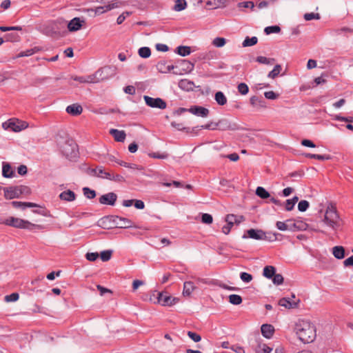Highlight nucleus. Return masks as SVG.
Instances as JSON below:
<instances>
[{"instance_id":"f257e3e1","label":"nucleus","mask_w":353,"mask_h":353,"mask_svg":"<svg viewBox=\"0 0 353 353\" xmlns=\"http://www.w3.org/2000/svg\"><path fill=\"white\" fill-rule=\"evenodd\" d=\"M322 222L333 231L339 230L343 225V221L335 204L329 203L324 213Z\"/></svg>"},{"instance_id":"f03ea898","label":"nucleus","mask_w":353,"mask_h":353,"mask_svg":"<svg viewBox=\"0 0 353 353\" xmlns=\"http://www.w3.org/2000/svg\"><path fill=\"white\" fill-rule=\"evenodd\" d=\"M294 330L303 343L312 342L316 337L315 327L308 321L299 320L295 325Z\"/></svg>"},{"instance_id":"7ed1b4c3","label":"nucleus","mask_w":353,"mask_h":353,"mask_svg":"<svg viewBox=\"0 0 353 353\" xmlns=\"http://www.w3.org/2000/svg\"><path fill=\"white\" fill-rule=\"evenodd\" d=\"M6 225L12 226L16 228L27 229L29 230H41L44 229V226L42 225L34 224L28 221L23 220L19 218H15L13 216H10L8 218V222L6 223Z\"/></svg>"},{"instance_id":"20e7f679","label":"nucleus","mask_w":353,"mask_h":353,"mask_svg":"<svg viewBox=\"0 0 353 353\" xmlns=\"http://www.w3.org/2000/svg\"><path fill=\"white\" fill-rule=\"evenodd\" d=\"M63 154L70 160L73 159L77 156V145L72 139L65 141L60 147Z\"/></svg>"},{"instance_id":"39448f33","label":"nucleus","mask_w":353,"mask_h":353,"mask_svg":"<svg viewBox=\"0 0 353 353\" xmlns=\"http://www.w3.org/2000/svg\"><path fill=\"white\" fill-rule=\"evenodd\" d=\"M110 70V67L105 66L100 70H97L94 74L90 75L85 77V83H97L100 81H103L107 79V76H102L103 73H108V70Z\"/></svg>"},{"instance_id":"423d86ee","label":"nucleus","mask_w":353,"mask_h":353,"mask_svg":"<svg viewBox=\"0 0 353 353\" xmlns=\"http://www.w3.org/2000/svg\"><path fill=\"white\" fill-rule=\"evenodd\" d=\"M143 99L146 105L150 108L164 110L167 107L165 101L161 98H152L145 95Z\"/></svg>"},{"instance_id":"0eeeda50","label":"nucleus","mask_w":353,"mask_h":353,"mask_svg":"<svg viewBox=\"0 0 353 353\" xmlns=\"http://www.w3.org/2000/svg\"><path fill=\"white\" fill-rule=\"evenodd\" d=\"M6 124L8 125V128L14 132H20L28 126L27 122L14 118L9 119L3 125Z\"/></svg>"},{"instance_id":"6e6552de","label":"nucleus","mask_w":353,"mask_h":353,"mask_svg":"<svg viewBox=\"0 0 353 353\" xmlns=\"http://www.w3.org/2000/svg\"><path fill=\"white\" fill-rule=\"evenodd\" d=\"M251 238L256 240H263L266 239L265 233L261 230L250 229L243 236V239Z\"/></svg>"},{"instance_id":"1a4fd4ad","label":"nucleus","mask_w":353,"mask_h":353,"mask_svg":"<svg viewBox=\"0 0 353 353\" xmlns=\"http://www.w3.org/2000/svg\"><path fill=\"white\" fill-rule=\"evenodd\" d=\"M85 23V20L79 17H74L68 22L67 26L70 32H76L80 30Z\"/></svg>"},{"instance_id":"9d476101","label":"nucleus","mask_w":353,"mask_h":353,"mask_svg":"<svg viewBox=\"0 0 353 353\" xmlns=\"http://www.w3.org/2000/svg\"><path fill=\"white\" fill-rule=\"evenodd\" d=\"M158 301L162 305L165 306H172L179 301L178 298L172 297L171 296H167L162 293L159 294Z\"/></svg>"},{"instance_id":"9b49d317","label":"nucleus","mask_w":353,"mask_h":353,"mask_svg":"<svg viewBox=\"0 0 353 353\" xmlns=\"http://www.w3.org/2000/svg\"><path fill=\"white\" fill-rule=\"evenodd\" d=\"M217 128L222 130H235L237 129V126L235 123H232L227 119L220 120L218 123L214 124L212 130H214Z\"/></svg>"},{"instance_id":"f8f14e48","label":"nucleus","mask_w":353,"mask_h":353,"mask_svg":"<svg viewBox=\"0 0 353 353\" xmlns=\"http://www.w3.org/2000/svg\"><path fill=\"white\" fill-rule=\"evenodd\" d=\"M21 195V188L18 186L4 188V196L7 199L19 198Z\"/></svg>"},{"instance_id":"ddd939ff","label":"nucleus","mask_w":353,"mask_h":353,"mask_svg":"<svg viewBox=\"0 0 353 353\" xmlns=\"http://www.w3.org/2000/svg\"><path fill=\"white\" fill-rule=\"evenodd\" d=\"M90 174L97 177L110 180L112 172L105 170L103 167H97L96 168L91 169Z\"/></svg>"},{"instance_id":"4468645a","label":"nucleus","mask_w":353,"mask_h":353,"mask_svg":"<svg viewBox=\"0 0 353 353\" xmlns=\"http://www.w3.org/2000/svg\"><path fill=\"white\" fill-rule=\"evenodd\" d=\"M117 196L115 193L110 192V193L102 195L99 198V202L101 204L113 205H114V203L117 201Z\"/></svg>"},{"instance_id":"2eb2a0df","label":"nucleus","mask_w":353,"mask_h":353,"mask_svg":"<svg viewBox=\"0 0 353 353\" xmlns=\"http://www.w3.org/2000/svg\"><path fill=\"white\" fill-rule=\"evenodd\" d=\"M188 111L193 114L201 117H206L209 114V110L201 106H192Z\"/></svg>"},{"instance_id":"dca6fc26","label":"nucleus","mask_w":353,"mask_h":353,"mask_svg":"<svg viewBox=\"0 0 353 353\" xmlns=\"http://www.w3.org/2000/svg\"><path fill=\"white\" fill-rule=\"evenodd\" d=\"M66 112L72 116H78L83 112V108L78 103H73L66 108Z\"/></svg>"},{"instance_id":"f3484780","label":"nucleus","mask_w":353,"mask_h":353,"mask_svg":"<svg viewBox=\"0 0 353 353\" xmlns=\"http://www.w3.org/2000/svg\"><path fill=\"white\" fill-rule=\"evenodd\" d=\"M119 6L118 3H109L104 6H98L94 9V12L96 14H101L107 11L111 10L113 8H118Z\"/></svg>"},{"instance_id":"a211bd4d","label":"nucleus","mask_w":353,"mask_h":353,"mask_svg":"<svg viewBox=\"0 0 353 353\" xmlns=\"http://www.w3.org/2000/svg\"><path fill=\"white\" fill-rule=\"evenodd\" d=\"M261 331L264 337L270 339L274 332V328L272 325L263 324L261 327Z\"/></svg>"},{"instance_id":"6ab92c4d","label":"nucleus","mask_w":353,"mask_h":353,"mask_svg":"<svg viewBox=\"0 0 353 353\" xmlns=\"http://www.w3.org/2000/svg\"><path fill=\"white\" fill-rule=\"evenodd\" d=\"M110 134L114 137V140L118 142H123L126 137L123 130H119L117 129H111L110 130Z\"/></svg>"},{"instance_id":"aec40b11","label":"nucleus","mask_w":353,"mask_h":353,"mask_svg":"<svg viewBox=\"0 0 353 353\" xmlns=\"http://www.w3.org/2000/svg\"><path fill=\"white\" fill-rule=\"evenodd\" d=\"M59 198L62 201H73L76 199V194L73 191L68 190L61 192L59 194Z\"/></svg>"},{"instance_id":"412c9836","label":"nucleus","mask_w":353,"mask_h":353,"mask_svg":"<svg viewBox=\"0 0 353 353\" xmlns=\"http://www.w3.org/2000/svg\"><path fill=\"white\" fill-rule=\"evenodd\" d=\"M12 205L16 208H21L23 209H25L26 208L38 207V205L34 203L21 201H12Z\"/></svg>"},{"instance_id":"4be33fe9","label":"nucleus","mask_w":353,"mask_h":353,"mask_svg":"<svg viewBox=\"0 0 353 353\" xmlns=\"http://www.w3.org/2000/svg\"><path fill=\"white\" fill-rule=\"evenodd\" d=\"M157 68L160 72L166 73L173 69L174 66L172 65H167L165 61H162L158 62Z\"/></svg>"},{"instance_id":"5701e85b","label":"nucleus","mask_w":353,"mask_h":353,"mask_svg":"<svg viewBox=\"0 0 353 353\" xmlns=\"http://www.w3.org/2000/svg\"><path fill=\"white\" fill-rule=\"evenodd\" d=\"M2 174L6 178H11L14 176V172L8 163H3Z\"/></svg>"},{"instance_id":"b1692460","label":"nucleus","mask_w":353,"mask_h":353,"mask_svg":"<svg viewBox=\"0 0 353 353\" xmlns=\"http://www.w3.org/2000/svg\"><path fill=\"white\" fill-rule=\"evenodd\" d=\"M332 254L338 259H342L345 256V249L343 246H334L332 248Z\"/></svg>"},{"instance_id":"393cba45","label":"nucleus","mask_w":353,"mask_h":353,"mask_svg":"<svg viewBox=\"0 0 353 353\" xmlns=\"http://www.w3.org/2000/svg\"><path fill=\"white\" fill-rule=\"evenodd\" d=\"M117 219L119 221V222H117V227L120 228H128L132 227V222L128 219L123 218V217H117Z\"/></svg>"},{"instance_id":"a878e982","label":"nucleus","mask_w":353,"mask_h":353,"mask_svg":"<svg viewBox=\"0 0 353 353\" xmlns=\"http://www.w3.org/2000/svg\"><path fill=\"white\" fill-rule=\"evenodd\" d=\"M279 305L285 308L290 309L296 307L298 304L296 302H291L287 298H282L279 300Z\"/></svg>"},{"instance_id":"bb28decb","label":"nucleus","mask_w":353,"mask_h":353,"mask_svg":"<svg viewBox=\"0 0 353 353\" xmlns=\"http://www.w3.org/2000/svg\"><path fill=\"white\" fill-rule=\"evenodd\" d=\"M194 289L195 286L192 282L186 281L183 284V294L184 296H190Z\"/></svg>"},{"instance_id":"cd10ccee","label":"nucleus","mask_w":353,"mask_h":353,"mask_svg":"<svg viewBox=\"0 0 353 353\" xmlns=\"http://www.w3.org/2000/svg\"><path fill=\"white\" fill-rule=\"evenodd\" d=\"M276 273V268L272 265H267L263 269V274L268 279H272Z\"/></svg>"},{"instance_id":"c85d7f7f","label":"nucleus","mask_w":353,"mask_h":353,"mask_svg":"<svg viewBox=\"0 0 353 353\" xmlns=\"http://www.w3.org/2000/svg\"><path fill=\"white\" fill-rule=\"evenodd\" d=\"M215 100L216 103L220 105H224L227 103L226 97L221 91H219L215 94Z\"/></svg>"},{"instance_id":"c756f323","label":"nucleus","mask_w":353,"mask_h":353,"mask_svg":"<svg viewBox=\"0 0 353 353\" xmlns=\"http://www.w3.org/2000/svg\"><path fill=\"white\" fill-rule=\"evenodd\" d=\"M298 201H299V198L296 196H294L292 199H288L285 201V210L288 211L292 210L294 208V205L296 204V203Z\"/></svg>"},{"instance_id":"7c9ffc66","label":"nucleus","mask_w":353,"mask_h":353,"mask_svg":"<svg viewBox=\"0 0 353 353\" xmlns=\"http://www.w3.org/2000/svg\"><path fill=\"white\" fill-rule=\"evenodd\" d=\"M256 194L261 199L270 197V193L263 187H258L256 190Z\"/></svg>"},{"instance_id":"2f4dec72","label":"nucleus","mask_w":353,"mask_h":353,"mask_svg":"<svg viewBox=\"0 0 353 353\" xmlns=\"http://www.w3.org/2000/svg\"><path fill=\"white\" fill-rule=\"evenodd\" d=\"M177 53L183 57L189 55L191 53V49L188 46H180L176 48Z\"/></svg>"},{"instance_id":"473e14b6","label":"nucleus","mask_w":353,"mask_h":353,"mask_svg":"<svg viewBox=\"0 0 353 353\" xmlns=\"http://www.w3.org/2000/svg\"><path fill=\"white\" fill-rule=\"evenodd\" d=\"M281 70H282L281 65L279 64H277L274 66V69L269 72L268 77L271 79H275L276 77L279 76Z\"/></svg>"},{"instance_id":"72a5a7b5","label":"nucleus","mask_w":353,"mask_h":353,"mask_svg":"<svg viewBox=\"0 0 353 353\" xmlns=\"http://www.w3.org/2000/svg\"><path fill=\"white\" fill-rule=\"evenodd\" d=\"M272 348L268 346L266 344H259L256 350V353H271Z\"/></svg>"},{"instance_id":"f704fd0d","label":"nucleus","mask_w":353,"mask_h":353,"mask_svg":"<svg viewBox=\"0 0 353 353\" xmlns=\"http://www.w3.org/2000/svg\"><path fill=\"white\" fill-rule=\"evenodd\" d=\"M187 3L185 0H175L174 10L176 11H181L186 8Z\"/></svg>"},{"instance_id":"c9c22d12","label":"nucleus","mask_w":353,"mask_h":353,"mask_svg":"<svg viewBox=\"0 0 353 353\" xmlns=\"http://www.w3.org/2000/svg\"><path fill=\"white\" fill-rule=\"evenodd\" d=\"M228 299L229 302L233 305H239L242 303V298L238 294H231Z\"/></svg>"},{"instance_id":"e433bc0d","label":"nucleus","mask_w":353,"mask_h":353,"mask_svg":"<svg viewBox=\"0 0 353 353\" xmlns=\"http://www.w3.org/2000/svg\"><path fill=\"white\" fill-rule=\"evenodd\" d=\"M139 55L142 58H148L151 54V50L148 47H142L139 50Z\"/></svg>"},{"instance_id":"4c0bfd02","label":"nucleus","mask_w":353,"mask_h":353,"mask_svg":"<svg viewBox=\"0 0 353 353\" xmlns=\"http://www.w3.org/2000/svg\"><path fill=\"white\" fill-rule=\"evenodd\" d=\"M258 39L256 37H252V38L246 37L243 42V46L244 47L252 46L257 43Z\"/></svg>"},{"instance_id":"58836bf2","label":"nucleus","mask_w":353,"mask_h":353,"mask_svg":"<svg viewBox=\"0 0 353 353\" xmlns=\"http://www.w3.org/2000/svg\"><path fill=\"white\" fill-rule=\"evenodd\" d=\"M148 156L154 159H165L168 158V154L166 152H150L148 153Z\"/></svg>"},{"instance_id":"ea45409f","label":"nucleus","mask_w":353,"mask_h":353,"mask_svg":"<svg viewBox=\"0 0 353 353\" xmlns=\"http://www.w3.org/2000/svg\"><path fill=\"white\" fill-rule=\"evenodd\" d=\"M19 299V294L17 292L12 293L11 294L6 295L4 297L6 302H14L18 301Z\"/></svg>"},{"instance_id":"a19ab883","label":"nucleus","mask_w":353,"mask_h":353,"mask_svg":"<svg viewBox=\"0 0 353 353\" xmlns=\"http://www.w3.org/2000/svg\"><path fill=\"white\" fill-rule=\"evenodd\" d=\"M226 43V39L223 37H216L212 41V44L217 48L223 47Z\"/></svg>"},{"instance_id":"79ce46f5","label":"nucleus","mask_w":353,"mask_h":353,"mask_svg":"<svg viewBox=\"0 0 353 353\" xmlns=\"http://www.w3.org/2000/svg\"><path fill=\"white\" fill-rule=\"evenodd\" d=\"M281 31V28L278 26H268L265 28L264 32L267 34L272 33H279Z\"/></svg>"},{"instance_id":"37998d69","label":"nucleus","mask_w":353,"mask_h":353,"mask_svg":"<svg viewBox=\"0 0 353 353\" xmlns=\"http://www.w3.org/2000/svg\"><path fill=\"white\" fill-rule=\"evenodd\" d=\"M83 192L85 196L88 199H93L96 196L95 191L90 189L89 188H83Z\"/></svg>"},{"instance_id":"c03bdc74","label":"nucleus","mask_w":353,"mask_h":353,"mask_svg":"<svg viewBox=\"0 0 353 353\" xmlns=\"http://www.w3.org/2000/svg\"><path fill=\"white\" fill-rule=\"evenodd\" d=\"M112 250H105L101 252L100 257L103 261H108L112 256Z\"/></svg>"},{"instance_id":"a18cd8bd","label":"nucleus","mask_w":353,"mask_h":353,"mask_svg":"<svg viewBox=\"0 0 353 353\" xmlns=\"http://www.w3.org/2000/svg\"><path fill=\"white\" fill-rule=\"evenodd\" d=\"M274 61V59H268L265 57H262V56L257 57V58H256L257 62H259L260 63H263V64H266V65L272 64Z\"/></svg>"},{"instance_id":"49530a36","label":"nucleus","mask_w":353,"mask_h":353,"mask_svg":"<svg viewBox=\"0 0 353 353\" xmlns=\"http://www.w3.org/2000/svg\"><path fill=\"white\" fill-rule=\"evenodd\" d=\"M309 202L305 200L301 201L298 204V209L301 212H305L309 208Z\"/></svg>"},{"instance_id":"de8ad7c7","label":"nucleus","mask_w":353,"mask_h":353,"mask_svg":"<svg viewBox=\"0 0 353 353\" xmlns=\"http://www.w3.org/2000/svg\"><path fill=\"white\" fill-rule=\"evenodd\" d=\"M304 19L306 21H310L312 19H319L320 14L319 13H314V12L305 13L304 14Z\"/></svg>"},{"instance_id":"09e8293b","label":"nucleus","mask_w":353,"mask_h":353,"mask_svg":"<svg viewBox=\"0 0 353 353\" xmlns=\"http://www.w3.org/2000/svg\"><path fill=\"white\" fill-rule=\"evenodd\" d=\"M238 91L241 94H246L248 91H249V88H248V86L244 83H241L238 85Z\"/></svg>"},{"instance_id":"8fccbe9b","label":"nucleus","mask_w":353,"mask_h":353,"mask_svg":"<svg viewBox=\"0 0 353 353\" xmlns=\"http://www.w3.org/2000/svg\"><path fill=\"white\" fill-rule=\"evenodd\" d=\"M272 279L274 284L275 285H281L283 283V277L280 274L275 273Z\"/></svg>"},{"instance_id":"3c124183","label":"nucleus","mask_w":353,"mask_h":353,"mask_svg":"<svg viewBox=\"0 0 353 353\" xmlns=\"http://www.w3.org/2000/svg\"><path fill=\"white\" fill-rule=\"evenodd\" d=\"M240 278L245 283L250 282L253 279L252 276L247 272H241L240 274Z\"/></svg>"},{"instance_id":"603ef678","label":"nucleus","mask_w":353,"mask_h":353,"mask_svg":"<svg viewBox=\"0 0 353 353\" xmlns=\"http://www.w3.org/2000/svg\"><path fill=\"white\" fill-rule=\"evenodd\" d=\"M188 336L194 342H199L201 340V336L196 332L188 331Z\"/></svg>"},{"instance_id":"864d4df0","label":"nucleus","mask_w":353,"mask_h":353,"mask_svg":"<svg viewBox=\"0 0 353 353\" xmlns=\"http://www.w3.org/2000/svg\"><path fill=\"white\" fill-rule=\"evenodd\" d=\"M110 180V181H116V182H123V181H125V179H124V177L123 176H121L120 174H114V172H112Z\"/></svg>"},{"instance_id":"5fc2aeb1","label":"nucleus","mask_w":353,"mask_h":353,"mask_svg":"<svg viewBox=\"0 0 353 353\" xmlns=\"http://www.w3.org/2000/svg\"><path fill=\"white\" fill-rule=\"evenodd\" d=\"M99 256V254L97 252H88L85 254L86 259L90 261H96Z\"/></svg>"},{"instance_id":"6e6d98bb","label":"nucleus","mask_w":353,"mask_h":353,"mask_svg":"<svg viewBox=\"0 0 353 353\" xmlns=\"http://www.w3.org/2000/svg\"><path fill=\"white\" fill-rule=\"evenodd\" d=\"M201 219L202 222L206 224H210L212 223L213 221L212 215L209 214H203Z\"/></svg>"},{"instance_id":"4d7b16f0","label":"nucleus","mask_w":353,"mask_h":353,"mask_svg":"<svg viewBox=\"0 0 353 353\" xmlns=\"http://www.w3.org/2000/svg\"><path fill=\"white\" fill-rule=\"evenodd\" d=\"M5 37L7 41H17L19 39V36L16 33L7 34Z\"/></svg>"},{"instance_id":"13d9d810","label":"nucleus","mask_w":353,"mask_h":353,"mask_svg":"<svg viewBox=\"0 0 353 353\" xmlns=\"http://www.w3.org/2000/svg\"><path fill=\"white\" fill-rule=\"evenodd\" d=\"M275 0H263L258 4V8L262 9L268 7L270 3H273Z\"/></svg>"},{"instance_id":"bf43d9fd","label":"nucleus","mask_w":353,"mask_h":353,"mask_svg":"<svg viewBox=\"0 0 353 353\" xmlns=\"http://www.w3.org/2000/svg\"><path fill=\"white\" fill-rule=\"evenodd\" d=\"M22 28L20 26H0V30L2 32H6L10 30H21Z\"/></svg>"},{"instance_id":"052dcab7","label":"nucleus","mask_w":353,"mask_h":353,"mask_svg":"<svg viewBox=\"0 0 353 353\" xmlns=\"http://www.w3.org/2000/svg\"><path fill=\"white\" fill-rule=\"evenodd\" d=\"M265 98L268 99H276L279 97V94L273 91H268L264 93Z\"/></svg>"},{"instance_id":"680f3d73","label":"nucleus","mask_w":353,"mask_h":353,"mask_svg":"<svg viewBox=\"0 0 353 353\" xmlns=\"http://www.w3.org/2000/svg\"><path fill=\"white\" fill-rule=\"evenodd\" d=\"M276 225L279 230L285 231L288 230V226L285 222L277 221Z\"/></svg>"},{"instance_id":"e2e57ef3","label":"nucleus","mask_w":353,"mask_h":353,"mask_svg":"<svg viewBox=\"0 0 353 353\" xmlns=\"http://www.w3.org/2000/svg\"><path fill=\"white\" fill-rule=\"evenodd\" d=\"M313 159L320 160V161H323V160H330L332 159V157L329 154L321 155V154H315L314 157H313Z\"/></svg>"},{"instance_id":"0e129e2a","label":"nucleus","mask_w":353,"mask_h":353,"mask_svg":"<svg viewBox=\"0 0 353 353\" xmlns=\"http://www.w3.org/2000/svg\"><path fill=\"white\" fill-rule=\"evenodd\" d=\"M235 219H236V215L232 214H228L225 216V221L227 223H229V224H232V225H234V224L235 223V222H234Z\"/></svg>"},{"instance_id":"69168bd1","label":"nucleus","mask_w":353,"mask_h":353,"mask_svg":"<svg viewBox=\"0 0 353 353\" xmlns=\"http://www.w3.org/2000/svg\"><path fill=\"white\" fill-rule=\"evenodd\" d=\"M239 6L245 8H250L251 9H253L254 7V4L252 1L241 2L239 3Z\"/></svg>"},{"instance_id":"338daca9","label":"nucleus","mask_w":353,"mask_h":353,"mask_svg":"<svg viewBox=\"0 0 353 353\" xmlns=\"http://www.w3.org/2000/svg\"><path fill=\"white\" fill-rule=\"evenodd\" d=\"M124 92L129 94H134L136 90L133 85H128L124 88Z\"/></svg>"},{"instance_id":"774afa93","label":"nucleus","mask_w":353,"mask_h":353,"mask_svg":"<svg viewBox=\"0 0 353 353\" xmlns=\"http://www.w3.org/2000/svg\"><path fill=\"white\" fill-rule=\"evenodd\" d=\"M301 144L304 146L310 147V148H315L316 147L315 144L312 141H310L309 139H303L301 141Z\"/></svg>"}]
</instances>
